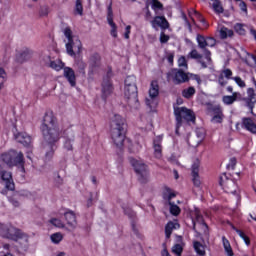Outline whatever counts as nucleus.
Wrapping results in <instances>:
<instances>
[{
	"instance_id": "obj_1",
	"label": "nucleus",
	"mask_w": 256,
	"mask_h": 256,
	"mask_svg": "<svg viewBox=\"0 0 256 256\" xmlns=\"http://www.w3.org/2000/svg\"><path fill=\"white\" fill-rule=\"evenodd\" d=\"M42 135L44 137V151L46 159H53L57 146L55 143L61 138V127L57 125V120L53 114H45L41 126Z\"/></svg>"
},
{
	"instance_id": "obj_2",
	"label": "nucleus",
	"mask_w": 256,
	"mask_h": 256,
	"mask_svg": "<svg viewBox=\"0 0 256 256\" xmlns=\"http://www.w3.org/2000/svg\"><path fill=\"white\" fill-rule=\"evenodd\" d=\"M125 129H127L125 118L119 114H113L110 118V133L116 147H123V143H125Z\"/></svg>"
},
{
	"instance_id": "obj_3",
	"label": "nucleus",
	"mask_w": 256,
	"mask_h": 256,
	"mask_svg": "<svg viewBox=\"0 0 256 256\" xmlns=\"http://www.w3.org/2000/svg\"><path fill=\"white\" fill-rule=\"evenodd\" d=\"M64 36L66 37V51L70 55V57H75V55H79L81 53V49L83 48V44L81 40L76 36H73V31L71 28L67 27L64 29Z\"/></svg>"
},
{
	"instance_id": "obj_4",
	"label": "nucleus",
	"mask_w": 256,
	"mask_h": 256,
	"mask_svg": "<svg viewBox=\"0 0 256 256\" xmlns=\"http://www.w3.org/2000/svg\"><path fill=\"white\" fill-rule=\"evenodd\" d=\"M0 235L12 241H21L22 239L24 243H29V236L13 226L0 224Z\"/></svg>"
},
{
	"instance_id": "obj_5",
	"label": "nucleus",
	"mask_w": 256,
	"mask_h": 256,
	"mask_svg": "<svg viewBox=\"0 0 256 256\" xmlns=\"http://www.w3.org/2000/svg\"><path fill=\"white\" fill-rule=\"evenodd\" d=\"M174 115L177 121L176 133H179V127L183 124V119L184 121H192V123L195 122V114L186 107L174 108Z\"/></svg>"
},
{
	"instance_id": "obj_6",
	"label": "nucleus",
	"mask_w": 256,
	"mask_h": 256,
	"mask_svg": "<svg viewBox=\"0 0 256 256\" xmlns=\"http://www.w3.org/2000/svg\"><path fill=\"white\" fill-rule=\"evenodd\" d=\"M1 161L8 165V167H15L17 165H23V154L15 150H10L1 155Z\"/></svg>"
},
{
	"instance_id": "obj_7",
	"label": "nucleus",
	"mask_w": 256,
	"mask_h": 256,
	"mask_svg": "<svg viewBox=\"0 0 256 256\" xmlns=\"http://www.w3.org/2000/svg\"><path fill=\"white\" fill-rule=\"evenodd\" d=\"M177 197V194L173 190H171L169 187H165L163 191V199L168 203L170 206V213L171 215L177 216L179 213H181V208L175 204L172 200Z\"/></svg>"
},
{
	"instance_id": "obj_8",
	"label": "nucleus",
	"mask_w": 256,
	"mask_h": 256,
	"mask_svg": "<svg viewBox=\"0 0 256 256\" xmlns=\"http://www.w3.org/2000/svg\"><path fill=\"white\" fill-rule=\"evenodd\" d=\"M130 163L134 167L136 173L139 175V179L142 183H145L147 179V165L141 160L130 158Z\"/></svg>"
},
{
	"instance_id": "obj_9",
	"label": "nucleus",
	"mask_w": 256,
	"mask_h": 256,
	"mask_svg": "<svg viewBox=\"0 0 256 256\" xmlns=\"http://www.w3.org/2000/svg\"><path fill=\"white\" fill-rule=\"evenodd\" d=\"M220 185H224L226 193L237 195V184L235 183V181L229 179L227 177V174H223V176L220 177Z\"/></svg>"
},
{
	"instance_id": "obj_10",
	"label": "nucleus",
	"mask_w": 256,
	"mask_h": 256,
	"mask_svg": "<svg viewBox=\"0 0 256 256\" xmlns=\"http://www.w3.org/2000/svg\"><path fill=\"white\" fill-rule=\"evenodd\" d=\"M194 215H195V221L193 222V230L196 231L197 225H199L202 231H204V235H206V237H209V231H208L209 227L203 220V216L201 215V212L198 209H196L194 212Z\"/></svg>"
},
{
	"instance_id": "obj_11",
	"label": "nucleus",
	"mask_w": 256,
	"mask_h": 256,
	"mask_svg": "<svg viewBox=\"0 0 256 256\" xmlns=\"http://www.w3.org/2000/svg\"><path fill=\"white\" fill-rule=\"evenodd\" d=\"M170 77H172L173 82L176 85H181V83H187L189 81V74L183 72V70L174 69L170 72Z\"/></svg>"
},
{
	"instance_id": "obj_12",
	"label": "nucleus",
	"mask_w": 256,
	"mask_h": 256,
	"mask_svg": "<svg viewBox=\"0 0 256 256\" xmlns=\"http://www.w3.org/2000/svg\"><path fill=\"white\" fill-rule=\"evenodd\" d=\"M124 97L129 107H131V109H139V99L137 98V88H135V95H133V91L131 90H129L127 94V88H124Z\"/></svg>"
},
{
	"instance_id": "obj_13",
	"label": "nucleus",
	"mask_w": 256,
	"mask_h": 256,
	"mask_svg": "<svg viewBox=\"0 0 256 256\" xmlns=\"http://www.w3.org/2000/svg\"><path fill=\"white\" fill-rule=\"evenodd\" d=\"M64 219L66 221V229L68 231H75L77 229V216L73 211H67L64 213Z\"/></svg>"
},
{
	"instance_id": "obj_14",
	"label": "nucleus",
	"mask_w": 256,
	"mask_h": 256,
	"mask_svg": "<svg viewBox=\"0 0 256 256\" xmlns=\"http://www.w3.org/2000/svg\"><path fill=\"white\" fill-rule=\"evenodd\" d=\"M0 177L8 191H15V182H13V175L11 172L1 171Z\"/></svg>"
},
{
	"instance_id": "obj_15",
	"label": "nucleus",
	"mask_w": 256,
	"mask_h": 256,
	"mask_svg": "<svg viewBox=\"0 0 256 256\" xmlns=\"http://www.w3.org/2000/svg\"><path fill=\"white\" fill-rule=\"evenodd\" d=\"M75 144V134L71 130L64 132V144L65 151H73V145Z\"/></svg>"
},
{
	"instance_id": "obj_16",
	"label": "nucleus",
	"mask_w": 256,
	"mask_h": 256,
	"mask_svg": "<svg viewBox=\"0 0 256 256\" xmlns=\"http://www.w3.org/2000/svg\"><path fill=\"white\" fill-rule=\"evenodd\" d=\"M152 28L159 31V27L162 29H169V22L164 16H156L152 21H150Z\"/></svg>"
},
{
	"instance_id": "obj_17",
	"label": "nucleus",
	"mask_w": 256,
	"mask_h": 256,
	"mask_svg": "<svg viewBox=\"0 0 256 256\" xmlns=\"http://www.w3.org/2000/svg\"><path fill=\"white\" fill-rule=\"evenodd\" d=\"M107 21L111 27L110 35L114 38H117V24H115V22H113V6L111 3L108 6Z\"/></svg>"
},
{
	"instance_id": "obj_18",
	"label": "nucleus",
	"mask_w": 256,
	"mask_h": 256,
	"mask_svg": "<svg viewBox=\"0 0 256 256\" xmlns=\"http://www.w3.org/2000/svg\"><path fill=\"white\" fill-rule=\"evenodd\" d=\"M244 103H246L247 107H249L251 113H253V107L256 103V93L255 90L249 88L247 90V96L242 99Z\"/></svg>"
},
{
	"instance_id": "obj_19",
	"label": "nucleus",
	"mask_w": 256,
	"mask_h": 256,
	"mask_svg": "<svg viewBox=\"0 0 256 256\" xmlns=\"http://www.w3.org/2000/svg\"><path fill=\"white\" fill-rule=\"evenodd\" d=\"M201 163L199 160H195L192 165V181L196 187H199L201 185V180L199 179V167Z\"/></svg>"
},
{
	"instance_id": "obj_20",
	"label": "nucleus",
	"mask_w": 256,
	"mask_h": 256,
	"mask_svg": "<svg viewBox=\"0 0 256 256\" xmlns=\"http://www.w3.org/2000/svg\"><path fill=\"white\" fill-rule=\"evenodd\" d=\"M63 71L65 79H67L71 87H75V85H77V77L75 76V71L70 67H64Z\"/></svg>"
},
{
	"instance_id": "obj_21",
	"label": "nucleus",
	"mask_w": 256,
	"mask_h": 256,
	"mask_svg": "<svg viewBox=\"0 0 256 256\" xmlns=\"http://www.w3.org/2000/svg\"><path fill=\"white\" fill-rule=\"evenodd\" d=\"M197 43H198V47H200V49H203V52H204V55H205L207 61H211V52L206 49L207 38H205L201 35H197Z\"/></svg>"
},
{
	"instance_id": "obj_22",
	"label": "nucleus",
	"mask_w": 256,
	"mask_h": 256,
	"mask_svg": "<svg viewBox=\"0 0 256 256\" xmlns=\"http://www.w3.org/2000/svg\"><path fill=\"white\" fill-rule=\"evenodd\" d=\"M113 93V84H111V80L109 78H104L102 82V97L103 99H107L109 95Z\"/></svg>"
},
{
	"instance_id": "obj_23",
	"label": "nucleus",
	"mask_w": 256,
	"mask_h": 256,
	"mask_svg": "<svg viewBox=\"0 0 256 256\" xmlns=\"http://www.w3.org/2000/svg\"><path fill=\"white\" fill-rule=\"evenodd\" d=\"M125 89L126 94H129V91H132V95L135 96V89H137L135 76H127L125 79Z\"/></svg>"
},
{
	"instance_id": "obj_24",
	"label": "nucleus",
	"mask_w": 256,
	"mask_h": 256,
	"mask_svg": "<svg viewBox=\"0 0 256 256\" xmlns=\"http://www.w3.org/2000/svg\"><path fill=\"white\" fill-rule=\"evenodd\" d=\"M15 139L18 143L24 145V147H29V145H31V136L27 133H18L15 135Z\"/></svg>"
},
{
	"instance_id": "obj_25",
	"label": "nucleus",
	"mask_w": 256,
	"mask_h": 256,
	"mask_svg": "<svg viewBox=\"0 0 256 256\" xmlns=\"http://www.w3.org/2000/svg\"><path fill=\"white\" fill-rule=\"evenodd\" d=\"M100 65H101V56L97 53H93L89 59V66L91 71H95V69H97V67H100Z\"/></svg>"
},
{
	"instance_id": "obj_26",
	"label": "nucleus",
	"mask_w": 256,
	"mask_h": 256,
	"mask_svg": "<svg viewBox=\"0 0 256 256\" xmlns=\"http://www.w3.org/2000/svg\"><path fill=\"white\" fill-rule=\"evenodd\" d=\"M223 121V110L221 106L214 107V116L211 119L212 123H222Z\"/></svg>"
},
{
	"instance_id": "obj_27",
	"label": "nucleus",
	"mask_w": 256,
	"mask_h": 256,
	"mask_svg": "<svg viewBox=\"0 0 256 256\" xmlns=\"http://www.w3.org/2000/svg\"><path fill=\"white\" fill-rule=\"evenodd\" d=\"M242 125L250 133H256V123L251 120V118H243Z\"/></svg>"
},
{
	"instance_id": "obj_28",
	"label": "nucleus",
	"mask_w": 256,
	"mask_h": 256,
	"mask_svg": "<svg viewBox=\"0 0 256 256\" xmlns=\"http://www.w3.org/2000/svg\"><path fill=\"white\" fill-rule=\"evenodd\" d=\"M153 149H154V157H156V159H161L163 155V149L161 147L160 139L154 140Z\"/></svg>"
},
{
	"instance_id": "obj_29",
	"label": "nucleus",
	"mask_w": 256,
	"mask_h": 256,
	"mask_svg": "<svg viewBox=\"0 0 256 256\" xmlns=\"http://www.w3.org/2000/svg\"><path fill=\"white\" fill-rule=\"evenodd\" d=\"M29 192H20L19 194H15L13 197L10 198V203L13 207H21V201H19V197H27Z\"/></svg>"
},
{
	"instance_id": "obj_30",
	"label": "nucleus",
	"mask_w": 256,
	"mask_h": 256,
	"mask_svg": "<svg viewBox=\"0 0 256 256\" xmlns=\"http://www.w3.org/2000/svg\"><path fill=\"white\" fill-rule=\"evenodd\" d=\"M180 225L177 222H168L165 227V235L166 239H169L171 237V233H173V230L179 229Z\"/></svg>"
},
{
	"instance_id": "obj_31",
	"label": "nucleus",
	"mask_w": 256,
	"mask_h": 256,
	"mask_svg": "<svg viewBox=\"0 0 256 256\" xmlns=\"http://www.w3.org/2000/svg\"><path fill=\"white\" fill-rule=\"evenodd\" d=\"M159 96V83L152 81L149 89V97L157 98Z\"/></svg>"
},
{
	"instance_id": "obj_32",
	"label": "nucleus",
	"mask_w": 256,
	"mask_h": 256,
	"mask_svg": "<svg viewBox=\"0 0 256 256\" xmlns=\"http://www.w3.org/2000/svg\"><path fill=\"white\" fill-rule=\"evenodd\" d=\"M239 93L234 92L232 96H223L222 101L225 105H233L237 101Z\"/></svg>"
},
{
	"instance_id": "obj_33",
	"label": "nucleus",
	"mask_w": 256,
	"mask_h": 256,
	"mask_svg": "<svg viewBox=\"0 0 256 256\" xmlns=\"http://www.w3.org/2000/svg\"><path fill=\"white\" fill-rule=\"evenodd\" d=\"M49 67L54 71H61V69H65V64L61 60H55L50 62Z\"/></svg>"
},
{
	"instance_id": "obj_34",
	"label": "nucleus",
	"mask_w": 256,
	"mask_h": 256,
	"mask_svg": "<svg viewBox=\"0 0 256 256\" xmlns=\"http://www.w3.org/2000/svg\"><path fill=\"white\" fill-rule=\"evenodd\" d=\"M146 105L149 108V111H155V108L157 107V98L148 96L146 98Z\"/></svg>"
},
{
	"instance_id": "obj_35",
	"label": "nucleus",
	"mask_w": 256,
	"mask_h": 256,
	"mask_svg": "<svg viewBox=\"0 0 256 256\" xmlns=\"http://www.w3.org/2000/svg\"><path fill=\"white\" fill-rule=\"evenodd\" d=\"M194 249L197 255L204 256L205 255V245L201 244L199 241L194 242Z\"/></svg>"
},
{
	"instance_id": "obj_36",
	"label": "nucleus",
	"mask_w": 256,
	"mask_h": 256,
	"mask_svg": "<svg viewBox=\"0 0 256 256\" xmlns=\"http://www.w3.org/2000/svg\"><path fill=\"white\" fill-rule=\"evenodd\" d=\"M195 92V87L190 86L189 88H186L182 91V97H184L185 99H191V97L195 95Z\"/></svg>"
},
{
	"instance_id": "obj_37",
	"label": "nucleus",
	"mask_w": 256,
	"mask_h": 256,
	"mask_svg": "<svg viewBox=\"0 0 256 256\" xmlns=\"http://www.w3.org/2000/svg\"><path fill=\"white\" fill-rule=\"evenodd\" d=\"M223 247L227 253L228 256H233V249L231 248V243H229V240L225 238V236L222 237Z\"/></svg>"
},
{
	"instance_id": "obj_38",
	"label": "nucleus",
	"mask_w": 256,
	"mask_h": 256,
	"mask_svg": "<svg viewBox=\"0 0 256 256\" xmlns=\"http://www.w3.org/2000/svg\"><path fill=\"white\" fill-rule=\"evenodd\" d=\"M221 39H227V37H233V30L228 29L227 27H222L220 29Z\"/></svg>"
},
{
	"instance_id": "obj_39",
	"label": "nucleus",
	"mask_w": 256,
	"mask_h": 256,
	"mask_svg": "<svg viewBox=\"0 0 256 256\" xmlns=\"http://www.w3.org/2000/svg\"><path fill=\"white\" fill-rule=\"evenodd\" d=\"M49 223L53 225L54 227H58V229H67V226H65V223L57 218H52L49 220Z\"/></svg>"
},
{
	"instance_id": "obj_40",
	"label": "nucleus",
	"mask_w": 256,
	"mask_h": 256,
	"mask_svg": "<svg viewBox=\"0 0 256 256\" xmlns=\"http://www.w3.org/2000/svg\"><path fill=\"white\" fill-rule=\"evenodd\" d=\"M188 145H190V147H199V145H201V141L196 138L195 134H192L188 137Z\"/></svg>"
},
{
	"instance_id": "obj_41",
	"label": "nucleus",
	"mask_w": 256,
	"mask_h": 256,
	"mask_svg": "<svg viewBox=\"0 0 256 256\" xmlns=\"http://www.w3.org/2000/svg\"><path fill=\"white\" fill-rule=\"evenodd\" d=\"M50 239L52 243H54L55 245H59V243L63 241V234H61V232H56L50 236Z\"/></svg>"
},
{
	"instance_id": "obj_42",
	"label": "nucleus",
	"mask_w": 256,
	"mask_h": 256,
	"mask_svg": "<svg viewBox=\"0 0 256 256\" xmlns=\"http://www.w3.org/2000/svg\"><path fill=\"white\" fill-rule=\"evenodd\" d=\"M194 135L198 139V141L203 143V139H205V130L203 128H199L196 130Z\"/></svg>"
},
{
	"instance_id": "obj_43",
	"label": "nucleus",
	"mask_w": 256,
	"mask_h": 256,
	"mask_svg": "<svg viewBox=\"0 0 256 256\" xmlns=\"http://www.w3.org/2000/svg\"><path fill=\"white\" fill-rule=\"evenodd\" d=\"M172 253H174V255L181 256V253H183V246H181V244H175L172 247Z\"/></svg>"
},
{
	"instance_id": "obj_44",
	"label": "nucleus",
	"mask_w": 256,
	"mask_h": 256,
	"mask_svg": "<svg viewBox=\"0 0 256 256\" xmlns=\"http://www.w3.org/2000/svg\"><path fill=\"white\" fill-rule=\"evenodd\" d=\"M75 11L78 15H83V4L81 0H76Z\"/></svg>"
},
{
	"instance_id": "obj_45",
	"label": "nucleus",
	"mask_w": 256,
	"mask_h": 256,
	"mask_svg": "<svg viewBox=\"0 0 256 256\" xmlns=\"http://www.w3.org/2000/svg\"><path fill=\"white\" fill-rule=\"evenodd\" d=\"M128 149H129L130 153H137V151H139V149H141V146H139L138 143L130 144L128 146Z\"/></svg>"
},
{
	"instance_id": "obj_46",
	"label": "nucleus",
	"mask_w": 256,
	"mask_h": 256,
	"mask_svg": "<svg viewBox=\"0 0 256 256\" xmlns=\"http://www.w3.org/2000/svg\"><path fill=\"white\" fill-rule=\"evenodd\" d=\"M189 56L191 57V59H202L203 55L199 54V52L194 49L189 53Z\"/></svg>"
},
{
	"instance_id": "obj_47",
	"label": "nucleus",
	"mask_w": 256,
	"mask_h": 256,
	"mask_svg": "<svg viewBox=\"0 0 256 256\" xmlns=\"http://www.w3.org/2000/svg\"><path fill=\"white\" fill-rule=\"evenodd\" d=\"M213 9L216 13H223V6H221V3L219 2L213 3Z\"/></svg>"
},
{
	"instance_id": "obj_48",
	"label": "nucleus",
	"mask_w": 256,
	"mask_h": 256,
	"mask_svg": "<svg viewBox=\"0 0 256 256\" xmlns=\"http://www.w3.org/2000/svg\"><path fill=\"white\" fill-rule=\"evenodd\" d=\"M178 66L183 67L184 69H187V60L185 59L184 56L178 59Z\"/></svg>"
},
{
	"instance_id": "obj_49",
	"label": "nucleus",
	"mask_w": 256,
	"mask_h": 256,
	"mask_svg": "<svg viewBox=\"0 0 256 256\" xmlns=\"http://www.w3.org/2000/svg\"><path fill=\"white\" fill-rule=\"evenodd\" d=\"M40 17H47L49 15V7L44 6L40 8Z\"/></svg>"
},
{
	"instance_id": "obj_50",
	"label": "nucleus",
	"mask_w": 256,
	"mask_h": 256,
	"mask_svg": "<svg viewBox=\"0 0 256 256\" xmlns=\"http://www.w3.org/2000/svg\"><path fill=\"white\" fill-rule=\"evenodd\" d=\"M234 29L237 33H239V35H245V29H243V25L236 24Z\"/></svg>"
},
{
	"instance_id": "obj_51",
	"label": "nucleus",
	"mask_w": 256,
	"mask_h": 256,
	"mask_svg": "<svg viewBox=\"0 0 256 256\" xmlns=\"http://www.w3.org/2000/svg\"><path fill=\"white\" fill-rule=\"evenodd\" d=\"M215 38H206V47H215Z\"/></svg>"
},
{
	"instance_id": "obj_52",
	"label": "nucleus",
	"mask_w": 256,
	"mask_h": 256,
	"mask_svg": "<svg viewBox=\"0 0 256 256\" xmlns=\"http://www.w3.org/2000/svg\"><path fill=\"white\" fill-rule=\"evenodd\" d=\"M77 67L80 70V73H85V67H87V65L83 61H78Z\"/></svg>"
},
{
	"instance_id": "obj_53",
	"label": "nucleus",
	"mask_w": 256,
	"mask_h": 256,
	"mask_svg": "<svg viewBox=\"0 0 256 256\" xmlns=\"http://www.w3.org/2000/svg\"><path fill=\"white\" fill-rule=\"evenodd\" d=\"M231 75H233V72L230 69H225L222 71V77H226V79H231Z\"/></svg>"
},
{
	"instance_id": "obj_54",
	"label": "nucleus",
	"mask_w": 256,
	"mask_h": 256,
	"mask_svg": "<svg viewBox=\"0 0 256 256\" xmlns=\"http://www.w3.org/2000/svg\"><path fill=\"white\" fill-rule=\"evenodd\" d=\"M169 41V36L165 34V32H161L160 34V42L167 43Z\"/></svg>"
},
{
	"instance_id": "obj_55",
	"label": "nucleus",
	"mask_w": 256,
	"mask_h": 256,
	"mask_svg": "<svg viewBox=\"0 0 256 256\" xmlns=\"http://www.w3.org/2000/svg\"><path fill=\"white\" fill-rule=\"evenodd\" d=\"M234 81L239 87H245V81H243L240 77H235Z\"/></svg>"
},
{
	"instance_id": "obj_56",
	"label": "nucleus",
	"mask_w": 256,
	"mask_h": 256,
	"mask_svg": "<svg viewBox=\"0 0 256 256\" xmlns=\"http://www.w3.org/2000/svg\"><path fill=\"white\" fill-rule=\"evenodd\" d=\"M55 183L58 185V187H61L63 185V178L59 174L56 175L55 177Z\"/></svg>"
},
{
	"instance_id": "obj_57",
	"label": "nucleus",
	"mask_w": 256,
	"mask_h": 256,
	"mask_svg": "<svg viewBox=\"0 0 256 256\" xmlns=\"http://www.w3.org/2000/svg\"><path fill=\"white\" fill-rule=\"evenodd\" d=\"M235 165H237V160L235 158H231L227 167L228 169H235Z\"/></svg>"
},
{
	"instance_id": "obj_58",
	"label": "nucleus",
	"mask_w": 256,
	"mask_h": 256,
	"mask_svg": "<svg viewBox=\"0 0 256 256\" xmlns=\"http://www.w3.org/2000/svg\"><path fill=\"white\" fill-rule=\"evenodd\" d=\"M153 7H155L156 9H163V4H161L159 0H153Z\"/></svg>"
},
{
	"instance_id": "obj_59",
	"label": "nucleus",
	"mask_w": 256,
	"mask_h": 256,
	"mask_svg": "<svg viewBox=\"0 0 256 256\" xmlns=\"http://www.w3.org/2000/svg\"><path fill=\"white\" fill-rule=\"evenodd\" d=\"M131 34V25L126 26L124 37L125 39H129V35Z\"/></svg>"
},
{
	"instance_id": "obj_60",
	"label": "nucleus",
	"mask_w": 256,
	"mask_h": 256,
	"mask_svg": "<svg viewBox=\"0 0 256 256\" xmlns=\"http://www.w3.org/2000/svg\"><path fill=\"white\" fill-rule=\"evenodd\" d=\"M20 57L22 58V61H27V59H29V51H23Z\"/></svg>"
},
{
	"instance_id": "obj_61",
	"label": "nucleus",
	"mask_w": 256,
	"mask_h": 256,
	"mask_svg": "<svg viewBox=\"0 0 256 256\" xmlns=\"http://www.w3.org/2000/svg\"><path fill=\"white\" fill-rule=\"evenodd\" d=\"M239 8L241 9V11H243L244 13H247V4L245 2H240L239 3Z\"/></svg>"
},
{
	"instance_id": "obj_62",
	"label": "nucleus",
	"mask_w": 256,
	"mask_h": 256,
	"mask_svg": "<svg viewBox=\"0 0 256 256\" xmlns=\"http://www.w3.org/2000/svg\"><path fill=\"white\" fill-rule=\"evenodd\" d=\"M192 13H194V15H196V17H198V19H200L202 23H205V18L201 17V14L199 12H197L196 10H192Z\"/></svg>"
},
{
	"instance_id": "obj_63",
	"label": "nucleus",
	"mask_w": 256,
	"mask_h": 256,
	"mask_svg": "<svg viewBox=\"0 0 256 256\" xmlns=\"http://www.w3.org/2000/svg\"><path fill=\"white\" fill-rule=\"evenodd\" d=\"M0 79H7V72L3 68H0Z\"/></svg>"
},
{
	"instance_id": "obj_64",
	"label": "nucleus",
	"mask_w": 256,
	"mask_h": 256,
	"mask_svg": "<svg viewBox=\"0 0 256 256\" xmlns=\"http://www.w3.org/2000/svg\"><path fill=\"white\" fill-rule=\"evenodd\" d=\"M161 256H171V254H169V251H167V248H164L161 252Z\"/></svg>"
}]
</instances>
